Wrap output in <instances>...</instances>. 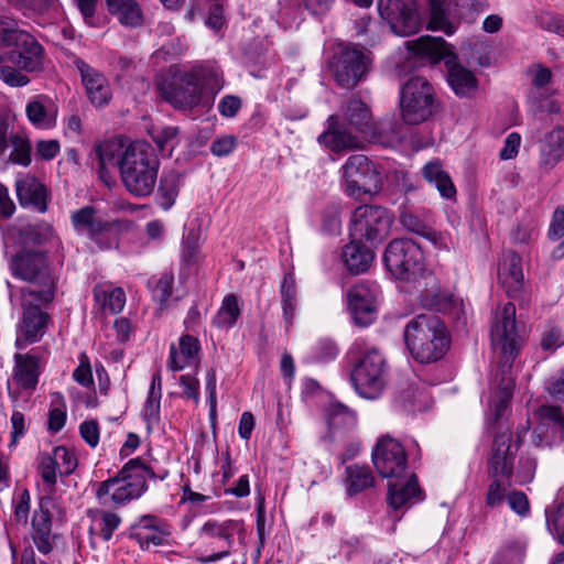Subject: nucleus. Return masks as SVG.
Listing matches in <instances>:
<instances>
[{
	"instance_id": "nucleus-52",
	"label": "nucleus",
	"mask_w": 564,
	"mask_h": 564,
	"mask_svg": "<svg viewBox=\"0 0 564 564\" xmlns=\"http://www.w3.org/2000/svg\"><path fill=\"white\" fill-rule=\"evenodd\" d=\"M10 143L13 148L10 160L19 165L28 166L31 163V143L23 134H13L10 138Z\"/></svg>"
},
{
	"instance_id": "nucleus-60",
	"label": "nucleus",
	"mask_w": 564,
	"mask_h": 564,
	"mask_svg": "<svg viewBox=\"0 0 564 564\" xmlns=\"http://www.w3.org/2000/svg\"><path fill=\"white\" fill-rule=\"evenodd\" d=\"M13 506L14 521L18 524L26 525L31 508V497L28 489H24L20 492L17 500L13 501Z\"/></svg>"
},
{
	"instance_id": "nucleus-44",
	"label": "nucleus",
	"mask_w": 564,
	"mask_h": 564,
	"mask_svg": "<svg viewBox=\"0 0 564 564\" xmlns=\"http://www.w3.org/2000/svg\"><path fill=\"white\" fill-rule=\"evenodd\" d=\"M240 313L241 310L237 296L234 294L227 295L214 318V324L218 328L229 329L236 324Z\"/></svg>"
},
{
	"instance_id": "nucleus-23",
	"label": "nucleus",
	"mask_w": 564,
	"mask_h": 564,
	"mask_svg": "<svg viewBox=\"0 0 564 564\" xmlns=\"http://www.w3.org/2000/svg\"><path fill=\"white\" fill-rule=\"evenodd\" d=\"M538 426L532 434L536 446H551L564 443V412L555 405H541L536 411Z\"/></svg>"
},
{
	"instance_id": "nucleus-6",
	"label": "nucleus",
	"mask_w": 564,
	"mask_h": 564,
	"mask_svg": "<svg viewBox=\"0 0 564 564\" xmlns=\"http://www.w3.org/2000/svg\"><path fill=\"white\" fill-rule=\"evenodd\" d=\"M403 336L410 354L421 364L442 359L449 348L447 328L435 314L413 317L406 324Z\"/></svg>"
},
{
	"instance_id": "nucleus-5",
	"label": "nucleus",
	"mask_w": 564,
	"mask_h": 564,
	"mask_svg": "<svg viewBox=\"0 0 564 564\" xmlns=\"http://www.w3.org/2000/svg\"><path fill=\"white\" fill-rule=\"evenodd\" d=\"M167 476V470L156 475L141 458H132L123 465L116 477L98 484L96 498L101 506L126 505L140 498L148 490V479L164 480Z\"/></svg>"
},
{
	"instance_id": "nucleus-22",
	"label": "nucleus",
	"mask_w": 564,
	"mask_h": 564,
	"mask_svg": "<svg viewBox=\"0 0 564 564\" xmlns=\"http://www.w3.org/2000/svg\"><path fill=\"white\" fill-rule=\"evenodd\" d=\"M378 10L398 35L408 36L419 29L414 0H378Z\"/></svg>"
},
{
	"instance_id": "nucleus-64",
	"label": "nucleus",
	"mask_w": 564,
	"mask_h": 564,
	"mask_svg": "<svg viewBox=\"0 0 564 564\" xmlns=\"http://www.w3.org/2000/svg\"><path fill=\"white\" fill-rule=\"evenodd\" d=\"M508 505L510 509L520 517H525L530 512L529 499L522 491L510 492L508 495Z\"/></svg>"
},
{
	"instance_id": "nucleus-10",
	"label": "nucleus",
	"mask_w": 564,
	"mask_h": 564,
	"mask_svg": "<svg viewBox=\"0 0 564 564\" xmlns=\"http://www.w3.org/2000/svg\"><path fill=\"white\" fill-rule=\"evenodd\" d=\"M358 360L351 372V381L356 391L366 399H376L384 387L386 360L376 347H368L358 339L351 347Z\"/></svg>"
},
{
	"instance_id": "nucleus-25",
	"label": "nucleus",
	"mask_w": 564,
	"mask_h": 564,
	"mask_svg": "<svg viewBox=\"0 0 564 564\" xmlns=\"http://www.w3.org/2000/svg\"><path fill=\"white\" fill-rule=\"evenodd\" d=\"M15 192L23 208H33L39 213L47 210V191L34 176L22 174L15 180Z\"/></svg>"
},
{
	"instance_id": "nucleus-1",
	"label": "nucleus",
	"mask_w": 564,
	"mask_h": 564,
	"mask_svg": "<svg viewBox=\"0 0 564 564\" xmlns=\"http://www.w3.org/2000/svg\"><path fill=\"white\" fill-rule=\"evenodd\" d=\"M491 344L498 351V361L491 375V384L497 390L498 401L495 404V415L500 417L506 411L514 388L512 365L518 356L523 339L519 335L516 322V306L508 302L497 312L490 329Z\"/></svg>"
},
{
	"instance_id": "nucleus-48",
	"label": "nucleus",
	"mask_w": 564,
	"mask_h": 564,
	"mask_svg": "<svg viewBox=\"0 0 564 564\" xmlns=\"http://www.w3.org/2000/svg\"><path fill=\"white\" fill-rule=\"evenodd\" d=\"M545 520L549 531L564 545V502L547 507Z\"/></svg>"
},
{
	"instance_id": "nucleus-19",
	"label": "nucleus",
	"mask_w": 564,
	"mask_h": 564,
	"mask_svg": "<svg viewBox=\"0 0 564 564\" xmlns=\"http://www.w3.org/2000/svg\"><path fill=\"white\" fill-rule=\"evenodd\" d=\"M54 507L55 500L51 496L42 497L31 520L30 536L42 555L51 554L59 540V534L54 532L52 528L51 510Z\"/></svg>"
},
{
	"instance_id": "nucleus-59",
	"label": "nucleus",
	"mask_w": 564,
	"mask_h": 564,
	"mask_svg": "<svg viewBox=\"0 0 564 564\" xmlns=\"http://www.w3.org/2000/svg\"><path fill=\"white\" fill-rule=\"evenodd\" d=\"M536 469V458L532 455L521 456L516 473V482L525 485L533 480Z\"/></svg>"
},
{
	"instance_id": "nucleus-56",
	"label": "nucleus",
	"mask_w": 564,
	"mask_h": 564,
	"mask_svg": "<svg viewBox=\"0 0 564 564\" xmlns=\"http://www.w3.org/2000/svg\"><path fill=\"white\" fill-rule=\"evenodd\" d=\"M500 477L491 478V482L486 494V506L489 508L500 507L505 499H508L507 488L511 485L508 480L507 484L502 482Z\"/></svg>"
},
{
	"instance_id": "nucleus-17",
	"label": "nucleus",
	"mask_w": 564,
	"mask_h": 564,
	"mask_svg": "<svg viewBox=\"0 0 564 564\" xmlns=\"http://www.w3.org/2000/svg\"><path fill=\"white\" fill-rule=\"evenodd\" d=\"M70 221L78 235L87 236L101 249H109L117 245V224L100 217L93 206H84L72 213Z\"/></svg>"
},
{
	"instance_id": "nucleus-47",
	"label": "nucleus",
	"mask_w": 564,
	"mask_h": 564,
	"mask_svg": "<svg viewBox=\"0 0 564 564\" xmlns=\"http://www.w3.org/2000/svg\"><path fill=\"white\" fill-rule=\"evenodd\" d=\"M525 546L519 541H509L495 554L490 564H521Z\"/></svg>"
},
{
	"instance_id": "nucleus-50",
	"label": "nucleus",
	"mask_w": 564,
	"mask_h": 564,
	"mask_svg": "<svg viewBox=\"0 0 564 564\" xmlns=\"http://www.w3.org/2000/svg\"><path fill=\"white\" fill-rule=\"evenodd\" d=\"M25 113L29 121L36 128L44 129L52 126V119L40 97L33 98L26 104Z\"/></svg>"
},
{
	"instance_id": "nucleus-28",
	"label": "nucleus",
	"mask_w": 564,
	"mask_h": 564,
	"mask_svg": "<svg viewBox=\"0 0 564 564\" xmlns=\"http://www.w3.org/2000/svg\"><path fill=\"white\" fill-rule=\"evenodd\" d=\"M75 65L80 73L90 102L97 107L108 104L111 90L106 77L82 59H77Z\"/></svg>"
},
{
	"instance_id": "nucleus-40",
	"label": "nucleus",
	"mask_w": 564,
	"mask_h": 564,
	"mask_svg": "<svg viewBox=\"0 0 564 564\" xmlns=\"http://www.w3.org/2000/svg\"><path fill=\"white\" fill-rule=\"evenodd\" d=\"M344 481L347 495L352 497L372 487L375 477L369 467L354 464L346 468Z\"/></svg>"
},
{
	"instance_id": "nucleus-14",
	"label": "nucleus",
	"mask_w": 564,
	"mask_h": 564,
	"mask_svg": "<svg viewBox=\"0 0 564 564\" xmlns=\"http://www.w3.org/2000/svg\"><path fill=\"white\" fill-rule=\"evenodd\" d=\"M432 85L424 77L409 79L401 89L400 107L402 119L408 124L427 120L434 109L435 98Z\"/></svg>"
},
{
	"instance_id": "nucleus-54",
	"label": "nucleus",
	"mask_w": 564,
	"mask_h": 564,
	"mask_svg": "<svg viewBox=\"0 0 564 564\" xmlns=\"http://www.w3.org/2000/svg\"><path fill=\"white\" fill-rule=\"evenodd\" d=\"M66 422V408L59 393L53 394L52 408L48 412L47 426L53 433L59 432Z\"/></svg>"
},
{
	"instance_id": "nucleus-43",
	"label": "nucleus",
	"mask_w": 564,
	"mask_h": 564,
	"mask_svg": "<svg viewBox=\"0 0 564 564\" xmlns=\"http://www.w3.org/2000/svg\"><path fill=\"white\" fill-rule=\"evenodd\" d=\"M180 189V176L171 172L164 174L159 183L158 187V202L159 205L164 209L169 210L175 203Z\"/></svg>"
},
{
	"instance_id": "nucleus-33",
	"label": "nucleus",
	"mask_w": 564,
	"mask_h": 564,
	"mask_svg": "<svg viewBox=\"0 0 564 564\" xmlns=\"http://www.w3.org/2000/svg\"><path fill=\"white\" fill-rule=\"evenodd\" d=\"M18 243L20 248H40L47 243L59 245V239L50 224L39 223L20 227L18 230Z\"/></svg>"
},
{
	"instance_id": "nucleus-21",
	"label": "nucleus",
	"mask_w": 564,
	"mask_h": 564,
	"mask_svg": "<svg viewBox=\"0 0 564 564\" xmlns=\"http://www.w3.org/2000/svg\"><path fill=\"white\" fill-rule=\"evenodd\" d=\"M42 304L33 297L22 299L23 318L14 344L18 349H24L44 336L50 316L41 310Z\"/></svg>"
},
{
	"instance_id": "nucleus-42",
	"label": "nucleus",
	"mask_w": 564,
	"mask_h": 564,
	"mask_svg": "<svg viewBox=\"0 0 564 564\" xmlns=\"http://www.w3.org/2000/svg\"><path fill=\"white\" fill-rule=\"evenodd\" d=\"M37 473L41 475L46 490L51 496L55 491V486L57 482V476H61V469L58 463L54 459V454L52 453H40L37 458Z\"/></svg>"
},
{
	"instance_id": "nucleus-37",
	"label": "nucleus",
	"mask_w": 564,
	"mask_h": 564,
	"mask_svg": "<svg viewBox=\"0 0 564 564\" xmlns=\"http://www.w3.org/2000/svg\"><path fill=\"white\" fill-rule=\"evenodd\" d=\"M200 345L197 338L191 335H183L180 338V349L174 345L170 348L169 366L173 371L183 370L189 366L198 356Z\"/></svg>"
},
{
	"instance_id": "nucleus-45",
	"label": "nucleus",
	"mask_w": 564,
	"mask_h": 564,
	"mask_svg": "<svg viewBox=\"0 0 564 564\" xmlns=\"http://www.w3.org/2000/svg\"><path fill=\"white\" fill-rule=\"evenodd\" d=\"M400 224L402 227L413 234L424 237L429 240H436V232L427 226L425 220L415 213L404 209L400 214Z\"/></svg>"
},
{
	"instance_id": "nucleus-51",
	"label": "nucleus",
	"mask_w": 564,
	"mask_h": 564,
	"mask_svg": "<svg viewBox=\"0 0 564 564\" xmlns=\"http://www.w3.org/2000/svg\"><path fill=\"white\" fill-rule=\"evenodd\" d=\"M9 3L24 15H42L53 9L57 0H8Z\"/></svg>"
},
{
	"instance_id": "nucleus-15",
	"label": "nucleus",
	"mask_w": 564,
	"mask_h": 564,
	"mask_svg": "<svg viewBox=\"0 0 564 564\" xmlns=\"http://www.w3.org/2000/svg\"><path fill=\"white\" fill-rule=\"evenodd\" d=\"M392 217L389 212L377 205H361L350 217V236L355 240L365 239L370 243L381 242L389 234Z\"/></svg>"
},
{
	"instance_id": "nucleus-35",
	"label": "nucleus",
	"mask_w": 564,
	"mask_h": 564,
	"mask_svg": "<svg viewBox=\"0 0 564 564\" xmlns=\"http://www.w3.org/2000/svg\"><path fill=\"white\" fill-rule=\"evenodd\" d=\"M341 258L350 273L360 274L369 269L373 254L369 248L361 243V240L352 238L350 243L344 247Z\"/></svg>"
},
{
	"instance_id": "nucleus-46",
	"label": "nucleus",
	"mask_w": 564,
	"mask_h": 564,
	"mask_svg": "<svg viewBox=\"0 0 564 564\" xmlns=\"http://www.w3.org/2000/svg\"><path fill=\"white\" fill-rule=\"evenodd\" d=\"M281 303L285 322L292 324L296 306V290L292 274L285 275L282 281Z\"/></svg>"
},
{
	"instance_id": "nucleus-32",
	"label": "nucleus",
	"mask_w": 564,
	"mask_h": 564,
	"mask_svg": "<svg viewBox=\"0 0 564 564\" xmlns=\"http://www.w3.org/2000/svg\"><path fill=\"white\" fill-rule=\"evenodd\" d=\"M14 367L12 379L13 381L25 391L35 390L39 383L40 365L39 357L32 354L17 352L13 357Z\"/></svg>"
},
{
	"instance_id": "nucleus-30",
	"label": "nucleus",
	"mask_w": 564,
	"mask_h": 564,
	"mask_svg": "<svg viewBox=\"0 0 564 564\" xmlns=\"http://www.w3.org/2000/svg\"><path fill=\"white\" fill-rule=\"evenodd\" d=\"M564 159V127L547 132L540 144L538 166L549 173Z\"/></svg>"
},
{
	"instance_id": "nucleus-34",
	"label": "nucleus",
	"mask_w": 564,
	"mask_h": 564,
	"mask_svg": "<svg viewBox=\"0 0 564 564\" xmlns=\"http://www.w3.org/2000/svg\"><path fill=\"white\" fill-rule=\"evenodd\" d=\"M108 12L124 28H139L144 14L137 0H105Z\"/></svg>"
},
{
	"instance_id": "nucleus-18",
	"label": "nucleus",
	"mask_w": 564,
	"mask_h": 564,
	"mask_svg": "<svg viewBox=\"0 0 564 564\" xmlns=\"http://www.w3.org/2000/svg\"><path fill=\"white\" fill-rule=\"evenodd\" d=\"M372 463L383 478L399 479L406 474L408 458L404 447L390 436L378 440L372 451Z\"/></svg>"
},
{
	"instance_id": "nucleus-7",
	"label": "nucleus",
	"mask_w": 564,
	"mask_h": 564,
	"mask_svg": "<svg viewBox=\"0 0 564 564\" xmlns=\"http://www.w3.org/2000/svg\"><path fill=\"white\" fill-rule=\"evenodd\" d=\"M44 61V47L36 39L19 29L14 19L0 14V63L9 62L28 73H40Z\"/></svg>"
},
{
	"instance_id": "nucleus-58",
	"label": "nucleus",
	"mask_w": 564,
	"mask_h": 564,
	"mask_svg": "<svg viewBox=\"0 0 564 564\" xmlns=\"http://www.w3.org/2000/svg\"><path fill=\"white\" fill-rule=\"evenodd\" d=\"M54 459L58 463L61 476L70 475L77 467V459L74 454L65 446L53 448Z\"/></svg>"
},
{
	"instance_id": "nucleus-20",
	"label": "nucleus",
	"mask_w": 564,
	"mask_h": 564,
	"mask_svg": "<svg viewBox=\"0 0 564 564\" xmlns=\"http://www.w3.org/2000/svg\"><path fill=\"white\" fill-rule=\"evenodd\" d=\"M379 294V286L369 281H361L348 291V307L357 325L366 327L377 319Z\"/></svg>"
},
{
	"instance_id": "nucleus-4",
	"label": "nucleus",
	"mask_w": 564,
	"mask_h": 564,
	"mask_svg": "<svg viewBox=\"0 0 564 564\" xmlns=\"http://www.w3.org/2000/svg\"><path fill=\"white\" fill-rule=\"evenodd\" d=\"M120 163L119 174L126 191L134 197L150 196L155 188L160 169L155 149L145 141L131 142Z\"/></svg>"
},
{
	"instance_id": "nucleus-57",
	"label": "nucleus",
	"mask_w": 564,
	"mask_h": 564,
	"mask_svg": "<svg viewBox=\"0 0 564 564\" xmlns=\"http://www.w3.org/2000/svg\"><path fill=\"white\" fill-rule=\"evenodd\" d=\"M177 127H164L153 132L152 138L160 151H172L177 144Z\"/></svg>"
},
{
	"instance_id": "nucleus-53",
	"label": "nucleus",
	"mask_w": 564,
	"mask_h": 564,
	"mask_svg": "<svg viewBox=\"0 0 564 564\" xmlns=\"http://www.w3.org/2000/svg\"><path fill=\"white\" fill-rule=\"evenodd\" d=\"M405 410L421 412L429 408L430 397L419 388L410 387L401 395Z\"/></svg>"
},
{
	"instance_id": "nucleus-24",
	"label": "nucleus",
	"mask_w": 564,
	"mask_h": 564,
	"mask_svg": "<svg viewBox=\"0 0 564 564\" xmlns=\"http://www.w3.org/2000/svg\"><path fill=\"white\" fill-rule=\"evenodd\" d=\"M512 434L509 429L498 432L492 441L488 457V475L490 478L501 477L509 480L513 474V460L519 445L512 449Z\"/></svg>"
},
{
	"instance_id": "nucleus-55",
	"label": "nucleus",
	"mask_w": 564,
	"mask_h": 564,
	"mask_svg": "<svg viewBox=\"0 0 564 564\" xmlns=\"http://www.w3.org/2000/svg\"><path fill=\"white\" fill-rule=\"evenodd\" d=\"M429 28L431 30L444 31L447 35L455 32V26L448 21L445 10L437 1L432 2Z\"/></svg>"
},
{
	"instance_id": "nucleus-29",
	"label": "nucleus",
	"mask_w": 564,
	"mask_h": 564,
	"mask_svg": "<svg viewBox=\"0 0 564 564\" xmlns=\"http://www.w3.org/2000/svg\"><path fill=\"white\" fill-rule=\"evenodd\" d=\"M127 145L119 138L108 139L94 147L93 155L98 164L99 178L108 184L110 178L109 169L118 167L120 171V161L126 152Z\"/></svg>"
},
{
	"instance_id": "nucleus-16",
	"label": "nucleus",
	"mask_w": 564,
	"mask_h": 564,
	"mask_svg": "<svg viewBox=\"0 0 564 564\" xmlns=\"http://www.w3.org/2000/svg\"><path fill=\"white\" fill-rule=\"evenodd\" d=\"M346 193L359 198L381 189V177L375 164L364 154L350 155L341 167Z\"/></svg>"
},
{
	"instance_id": "nucleus-36",
	"label": "nucleus",
	"mask_w": 564,
	"mask_h": 564,
	"mask_svg": "<svg viewBox=\"0 0 564 564\" xmlns=\"http://www.w3.org/2000/svg\"><path fill=\"white\" fill-rule=\"evenodd\" d=\"M402 126L394 118H386L373 126L367 137V141L383 147H394L402 142Z\"/></svg>"
},
{
	"instance_id": "nucleus-2",
	"label": "nucleus",
	"mask_w": 564,
	"mask_h": 564,
	"mask_svg": "<svg viewBox=\"0 0 564 564\" xmlns=\"http://www.w3.org/2000/svg\"><path fill=\"white\" fill-rule=\"evenodd\" d=\"M326 122L327 128L317 141L334 152H340L360 148L375 121L369 106L352 94L343 104L340 115H330Z\"/></svg>"
},
{
	"instance_id": "nucleus-27",
	"label": "nucleus",
	"mask_w": 564,
	"mask_h": 564,
	"mask_svg": "<svg viewBox=\"0 0 564 564\" xmlns=\"http://www.w3.org/2000/svg\"><path fill=\"white\" fill-rule=\"evenodd\" d=\"M131 536L137 540L142 549L150 545H163L170 534L169 527L154 516H143L131 528Z\"/></svg>"
},
{
	"instance_id": "nucleus-11",
	"label": "nucleus",
	"mask_w": 564,
	"mask_h": 564,
	"mask_svg": "<svg viewBox=\"0 0 564 564\" xmlns=\"http://www.w3.org/2000/svg\"><path fill=\"white\" fill-rule=\"evenodd\" d=\"M383 262L399 280L421 286V280L432 279V274L425 269L422 249L412 239L400 238L390 241L383 253Z\"/></svg>"
},
{
	"instance_id": "nucleus-63",
	"label": "nucleus",
	"mask_w": 564,
	"mask_h": 564,
	"mask_svg": "<svg viewBox=\"0 0 564 564\" xmlns=\"http://www.w3.org/2000/svg\"><path fill=\"white\" fill-rule=\"evenodd\" d=\"M21 70L15 66H1L0 78L11 87H23L29 84L30 79Z\"/></svg>"
},
{
	"instance_id": "nucleus-8",
	"label": "nucleus",
	"mask_w": 564,
	"mask_h": 564,
	"mask_svg": "<svg viewBox=\"0 0 564 564\" xmlns=\"http://www.w3.org/2000/svg\"><path fill=\"white\" fill-rule=\"evenodd\" d=\"M406 48L414 56L432 63L445 61L447 82L458 96H467L477 88V79L473 72L457 63V55L453 47L441 36H421L405 43Z\"/></svg>"
},
{
	"instance_id": "nucleus-39",
	"label": "nucleus",
	"mask_w": 564,
	"mask_h": 564,
	"mask_svg": "<svg viewBox=\"0 0 564 564\" xmlns=\"http://www.w3.org/2000/svg\"><path fill=\"white\" fill-rule=\"evenodd\" d=\"M94 299L102 313L118 314L126 304V294L120 288L97 285L94 289Z\"/></svg>"
},
{
	"instance_id": "nucleus-31",
	"label": "nucleus",
	"mask_w": 564,
	"mask_h": 564,
	"mask_svg": "<svg viewBox=\"0 0 564 564\" xmlns=\"http://www.w3.org/2000/svg\"><path fill=\"white\" fill-rule=\"evenodd\" d=\"M498 279L510 297H516L523 288L521 257L507 251L498 265Z\"/></svg>"
},
{
	"instance_id": "nucleus-49",
	"label": "nucleus",
	"mask_w": 564,
	"mask_h": 564,
	"mask_svg": "<svg viewBox=\"0 0 564 564\" xmlns=\"http://www.w3.org/2000/svg\"><path fill=\"white\" fill-rule=\"evenodd\" d=\"M356 421L355 413L344 404L334 403L328 409V425L333 430L351 427Z\"/></svg>"
},
{
	"instance_id": "nucleus-13",
	"label": "nucleus",
	"mask_w": 564,
	"mask_h": 564,
	"mask_svg": "<svg viewBox=\"0 0 564 564\" xmlns=\"http://www.w3.org/2000/svg\"><path fill=\"white\" fill-rule=\"evenodd\" d=\"M160 97L182 110H192L199 105L202 83L194 72H175L161 75L156 82Z\"/></svg>"
},
{
	"instance_id": "nucleus-38",
	"label": "nucleus",
	"mask_w": 564,
	"mask_h": 564,
	"mask_svg": "<svg viewBox=\"0 0 564 564\" xmlns=\"http://www.w3.org/2000/svg\"><path fill=\"white\" fill-rule=\"evenodd\" d=\"M423 177L430 183L434 184L441 196L447 199H453L456 196V188L454 183L440 160L427 162L422 167Z\"/></svg>"
},
{
	"instance_id": "nucleus-9",
	"label": "nucleus",
	"mask_w": 564,
	"mask_h": 564,
	"mask_svg": "<svg viewBox=\"0 0 564 564\" xmlns=\"http://www.w3.org/2000/svg\"><path fill=\"white\" fill-rule=\"evenodd\" d=\"M246 535V527L241 520H207L197 532L204 552L199 561L207 564L230 557L237 552L236 539L241 544Z\"/></svg>"
},
{
	"instance_id": "nucleus-41",
	"label": "nucleus",
	"mask_w": 564,
	"mask_h": 564,
	"mask_svg": "<svg viewBox=\"0 0 564 564\" xmlns=\"http://www.w3.org/2000/svg\"><path fill=\"white\" fill-rule=\"evenodd\" d=\"M89 517L93 520L91 530H98L104 541H109L121 523L119 514L104 509L89 510Z\"/></svg>"
},
{
	"instance_id": "nucleus-3",
	"label": "nucleus",
	"mask_w": 564,
	"mask_h": 564,
	"mask_svg": "<svg viewBox=\"0 0 564 564\" xmlns=\"http://www.w3.org/2000/svg\"><path fill=\"white\" fill-rule=\"evenodd\" d=\"M9 270L15 279L28 283L21 297H33L36 303H51L55 297L57 278L47 252L20 248L9 260Z\"/></svg>"
},
{
	"instance_id": "nucleus-62",
	"label": "nucleus",
	"mask_w": 564,
	"mask_h": 564,
	"mask_svg": "<svg viewBox=\"0 0 564 564\" xmlns=\"http://www.w3.org/2000/svg\"><path fill=\"white\" fill-rule=\"evenodd\" d=\"M562 345H564V338L558 327L552 326L542 333L540 347L543 350L553 352Z\"/></svg>"
},
{
	"instance_id": "nucleus-12",
	"label": "nucleus",
	"mask_w": 564,
	"mask_h": 564,
	"mask_svg": "<svg viewBox=\"0 0 564 564\" xmlns=\"http://www.w3.org/2000/svg\"><path fill=\"white\" fill-rule=\"evenodd\" d=\"M371 66L367 52L357 46L338 45L328 61V72L337 86L355 88L365 79Z\"/></svg>"
},
{
	"instance_id": "nucleus-26",
	"label": "nucleus",
	"mask_w": 564,
	"mask_h": 564,
	"mask_svg": "<svg viewBox=\"0 0 564 564\" xmlns=\"http://www.w3.org/2000/svg\"><path fill=\"white\" fill-rule=\"evenodd\" d=\"M422 499L423 494L414 474L409 477L405 474L399 479L390 480L388 484V501L394 510L403 507L408 508Z\"/></svg>"
},
{
	"instance_id": "nucleus-61",
	"label": "nucleus",
	"mask_w": 564,
	"mask_h": 564,
	"mask_svg": "<svg viewBox=\"0 0 564 564\" xmlns=\"http://www.w3.org/2000/svg\"><path fill=\"white\" fill-rule=\"evenodd\" d=\"M161 398L160 395L148 393L142 415L148 426H153L159 424L160 422V409H161Z\"/></svg>"
}]
</instances>
